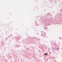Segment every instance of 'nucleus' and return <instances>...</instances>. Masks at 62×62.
<instances>
[{
  "instance_id": "nucleus-1",
  "label": "nucleus",
  "mask_w": 62,
  "mask_h": 62,
  "mask_svg": "<svg viewBox=\"0 0 62 62\" xmlns=\"http://www.w3.org/2000/svg\"><path fill=\"white\" fill-rule=\"evenodd\" d=\"M45 55H47V54H44Z\"/></svg>"
}]
</instances>
